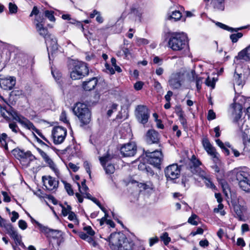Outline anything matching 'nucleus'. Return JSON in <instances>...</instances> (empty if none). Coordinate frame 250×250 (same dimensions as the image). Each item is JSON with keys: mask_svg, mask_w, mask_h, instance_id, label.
Segmentation results:
<instances>
[{"mask_svg": "<svg viewBox=\"0 0 250 250\" xmlns=\"http://www.w3.org/2000/svg\"><path fill=\"white\" fill-rule=\"evenodd\" d=\"M203 79L202 77H196V79H195L196 85L197 90L198 91H199L201 88V85H202V83Z\"/></svg>", "mask_w": 250, "mask_h": 250, "instance_id": "nucleus-47", "label": "nucleus"}, {"mask_svg": "<svg viewBox=\"0 0 250 250\" xmlns=\"http://www.w3.org/2000/svg\"><path fill=\"white\" fill-rule=\"evenodd\" d=\"M235 176L236 180L238 181V183L250 178V175L249 173L242 170H240L235 172Z\"/></svg>", "mask_w": 250, "mask_h": 250, "instance_id": "nucleus-24", "label": "nucleus"}, {"mask_svg": "<svg viewBox=\"0 0 250 250\" xmlns=\"http://www.w3.org/2000/svg\"><path fill=\"white\" fill-rule=\"evenodd\" d=\"M16 84L14 77H0V86L4 90H11Z\"/></svg>", "mask_w": 250, "mask_h": 250, "instance_id": "nucleus-18", "label": "nucleus"}, {"mask_svg": "<svg viewBox=\"0 0 250 250\" xmlns=\"http://www.w3.org/2000/svg\"><path fill=\"white\" fill-rule=\"evenodd\" d=\"M9 10L11 14H15L17 12L18 7L15 4L12 2L9 3Z\"/></svg>", "mask_w": 250, "mask_h": 250, "instance_id": "nucleus-42", "label": "nucleus"}, {"mask_svg": "<svg viewBox=\"0 0 250 250\" xmlns=\"http://www.w3.org/2000/svg\"><path fill=\"white\" fill-rule=\"evenodd\" d=\"M12 152L15 157L20 161L21 163L25 167L28 166L30 162L35 159V156L29 151H24L23 150L16 148L12 151Z\"/></svg>", "mask_w": 250, "mask_h": 250, "instance_id": "nucleus-6", "label": "nucleus"}, {"mask_svg": "<svg viewBox=\"0 0 250 250\" xmlns=\"http://www.w3.org/2000/svg\"><path fill=\"white\" fill-rule=\"evenodd\" d=\"M110 248L112 250H133L135 244L124 235L119 233H112L109 238Z\"/></svg>", "mask_w": 250, "mask_h": 250, "instance_id": "nucleus-2", "label": "nucleus"}, {"mask_svg": "<svg viewBox=\"0 0 250 250\" xmlns=\"http://www.w3.org/2000/svg\"><path fill=\"white\" fill-rule=\"evenodd\" d=\"M197 218V216L195 214H192L188 219V222L193 225H198L197 222L195 220Z\"/></svg>", "mask_w": 250, "mask_h": 250, "instance_id": "nucleus-46", "label": "nucleus"}, {"mask_svg": "<svg viewBox=\"0 0 250 250\" xmlns=\"http://www.w3.org/2000/svg\"><path fill=\"white\" fill-rule=\"evenodd\" d=\"M74 112L83 125H86L90 123L91 113L85 104L77 103L74 108Z\"/></svg>", "mask_w": 250, "mask_h": 250, "instance_id": "nucleus-5", "label": "nucleus"}, {"mask_svg": "<svg viewBox=\"0 0 250 250\" xmlns=\"http://www.w3.org/2000/svg\"><path fill=\"white\" fill-rule=\"evenodd\" d=\"M179 120L181 124L184 126H186L187 125V120L184 117V116L182 115L181 113L180 114V116L179 117Z\"/></svg>", "mask_w": 250, "mask_h": 250, "instance_id": "nucleus-60", "label": "nucleus"}, {"mask_svg": "<svg viewBox=\"0 0 250 250\" xmlns=\"http://www.w3.org/2000/svg\"><path fill=\"white\" fill-rule=\"evenodd\" d=\"M164 172L167 180L174 181L180 176L181 167L176 164H173L167 167Z\"/></svg>", "mask_w": 250, "mask_h": 250, "instance_id": "nucleus-7", "label": "nucleus"}, {"mask_svg": "<svg viewBox=\"0 0 250 250\" xmlns=\"http://www.w3.org/2000/svg\"><path fill=\"white\" fill-rule=\"evenodd\" d=\"M209 245V242L207 239L202 240L199 242V245L201 247L206 248Z\"/></svg>", "mask_w": 250, "mask_h": 250, "instance_id": "nucleus-63", "label": "nucleus"}, {"mask_svg": "<svg viewBox=\"0 0 250 250\" xmlns=\"http://www.w3.org/2000/svg\"><path fill=\"white\" fill-rule=\"evenodd\" d=\"M35 25L36 29L40 36L43 37L44 39H46L48 36L51 35L48 34V31L47 28L44 27L43 19L40 18L39 19H35Z\"/></svg>", "mask_w": 250, "mask_h": 250, "instance_id": "nucleus-15", "label": "nucleus"}, {"mask_svg": "<svg viewBox=\"0 0 250 250\" xmlns=\"http://www.w3.org/2000/svg\"><path fill=\"white\" fill-rule=\"evenodd\" d=\"M29 217L30 218L31 222L32 223H36L40 229L41 230L42 232H47L48 228L43 226L42 224L36 221L29 214H28Z\"/></svg>", "mask_w": 250, "mask_h": 250, "instance_id": "nucleus-36", "label": "nucleus"}, {"mask_svg": "<svg viewBox=\"0 0 250 250\" xmlns=\"http://www.w3.org/2000/svg\"><path fill=\"white\" fill-rule=\"evenodd\" d=\"M61 206L62 208V212L63 216H67L71 211V207L70 205H67L66 207L62 205H61Z\"/></svg>", "mask_w": 250, "mask_h": 250, "instance_id": "nucleus-38", "label": "nucleus"}, {"mask_svg": "<svg viewBox=\"0 0 250 250\" xmlns=\"http://www.w3.org/2000/svg\"><path fill=\"white\" fill-rule=\"evenodd\" d=\"M182 80L183 75L180 73H176L171 75L168 83L172 88L178 89L181 87Z\"/></svg>", "mask_w": 250, "mask_h": 250, "instance_id": "nucleus-17", "label": "nucleus"}, {"mask_svg": "<svg viewBox=\"0 0 250 250\" xmlns=\"http://www.w3.org/2000/svg\"><path fill=\"white\" fill-rule=\"evenodd\" d=\"M18 225L19 228L22 230L25 229L27 227L26 222L23 220H20L19 221Z\"/></svg>", "mask_w": 250, "mask_h": 250, "instance_id": "nucleus-51", "label": "nucleus"}, {"mask_svg": "<svg viewBox=\"0 0 250 250\" xmlns=\"http://www.w3.org/2000/svg\"><path fill=\"white\" fill-rule=\"evenodd\" d=\"M113 157L110 154L107 153L105 156L99 157V160L102 166L105 165L106 163L110 161Z\"/></svg>", "mask_w": 250, "mask_h": 250, "instance_id": "nucleus-32", "label": "nucleus"}, {"mask_svg": "<svg viewBox=\"0 0 250 250\" xmlns=\"http://www.w3.org/2000/svg\"><path fill=\"white\" fill-rule=\"evenodd\" d=\"M83 229L90 236H93L95 234L94 230L92 229L91 227L90 226L85 227H84Z\"/></svg>", "mask_w": 250, "mask_h": 250, "instance_id": "nucleus-58", "label": "nucleus"}, {"mask_svg": "<svg viewBox=\"0 0 250 250\" xmlns=\"http://www.w3.org/2000/svg\"><path fill=\"white\" fill-rule=\"evenodd\" d=\"M161 239L163 241L164 243L166 245H167L170 241V238L168 237V235L167 232L164 233L161 236Z\"/></svg>", "mask_w": 250, "mask_h": 250, "instance_id": "nucleus-44", "label": "nucleus"}, {"mask_svg": "<svg viewBox=\"0 0 250 250\" xmlns=\"http://www.w3.org/2000/svg\"><path fill=\"white\" fill-rule=\"evenodd\" d=\"M242 74L235 73L234 75L233 83L238 88H241L244 85V82L241 79Z\"/></svg>", "mask_w": 250, "mask_h": 250, "instance_id": "nucleus-28", "label": "nucleus"}, {"mask_svg": "<svg viewBox=\"0 0 250 250\" xmlns=\"http://www.w3.org/2000/svg\"><path fill=\"white\" fill-rule=\"evenodd\" d=\"M137 43L139 45L147 44L149 43L147 40L143 38L137 39Z\"/></svg>", "mask_w": 250, "mask_h": 250, "instance_id": "nucleus-53", "label": "nucleus"}, {"mask_svg": "<svg viewBox=\"0 0 250 250\" xmlns=\"http://www.w3.org/2000/svg\"><path fill=\"white\" fill-rule=\"evenodd\" d=\"M182 17V13L178 10L172 12L171 15L168 17L169 19L173 20L174 21L179 20Z\"/></svg>", "mask_w": 250, "mask_h": 250, "instance_id": "nucleus-31", "label": "nucleus"}, {"mask_svg": "<svg viewBox=\"0 0 250 250\" xmlns=\"http://www.w3.org/2000/svg\"><path fill=\"white\" fill-rule=\"evenodd\" d=\"M236 97L233 99V103L231 104L230 111L233 117V122L241 131H245L250 128V106L247 108V114L249 117L248 120L241 118L242 106L241 104L236 103Z\"/></svg>", "mask_w": 250, "mask_h": 250, "instance_id": "nucleus-1", "label": "nucleus"}, {"mask_svg": "<svg viewBox=\"0 0 250 250\" xmlns=\"http://www.w3.org/2000/svg\"><path fill=\"white\" fill-rule=\"evenodd\" d=\"M188 37L184 33H173L171 34L168 46L173 51H180L187 45Z\"/></svg>", "mask_w": 250, "mask_h": 250, "instance_id": "nucleus-3", "label": "nucleus"}, {"mask_svg": "<svg viewBox=\"0 0 250 250\" xmlns=\"http://www.w3.org/2000/svg\"><path fill=\"white\" fill-rule=\"evenodd\" d=\"M89 73L88 67L86 63L82 62H75L73 63L70 71V77L76 80L83 78Z\"/></svg>", "mask_w": 250, "mask_h": 250, "instance_id": "nucleus-4", "label": "nucleus"}, {"mask_svg": "<svg viewBox=\"0 0 250 250\" xmlns=\"http://www.w3.org/2000/svg\"><path fill=\"white\" fill-rule=\"evenodd\" d=\"M208 153L212 156L213 158H215L217 155V152H216L215 149L214 147L212 146L208 150H206Z\"/></svg>", "mask_w": 250, "mask_h": 250, "instance_id": "nucleus-48", "label": "nucleus"}, {"mask_svg": "<svg viewBox=\"0 0 250 250\" xmlns=\"http://www.w3.org/2000/svg\"><path fill=\"white\" fill-rule=\"evenodd\" d=\"M37 150L44 161L48 164L50 168L55 172L56 175L58 176L60 174L59 170L57 168L56 165L52 160V159L45 152H44L41 149L38 148Z\"/></svg>", "mask_w": 250, "mask_h": 250, "instance_id": "nucleus-16", "label": "nucleus"}, {"mask_svg": "<svg viewBox=\"0 0 250 250\" xmlns=\"http://www.w3.org/2000/svg\"><path fill=\"white\" fill-rule=\"evenodd\" d=\"M122 155L124 157L133 156L137 151V146L133 143H128L123 145L120 148Z\"/></svg>", "mask_w": 250, "mask_h": 250, "instance_id": "nucleus-14", "label": "nucleus"}, {"mask_svg": "<svg viewBox=\"0 0 250 250\" xmlns=\"http://www.w3.org/2000/svg\"><path fill=\"white\" fill-rule=\"evenodd\" d=\"M63 183L64 184L65 189L67 193L69 195H73L74 194V192L71 185L65 181H63Z\"/></svg>", "mask_w": 250, "mask_h": 250, "instance_id": "nucleus-40", "label": "nucleus"}, {"mask_svg": "<svg viewBox=\"0 0 250 250\" xmlns=\"http://www.w3.org/2000/svg\"><path fill=\"white\" fill-rule=\"evenodd\" d=\"M43 185L49 190H52L58 187V182L50 176H44L42 177Z\"/></svg>", "mask_w": 250, "mask_h": 250, "instance_id": "nucleus-19", "label": "nucleus"}, {"mask_svg": "<svg viewBox=\"0 0 250 250\" xmlns=\"http://www.w3.org/2000/svg\"><path fill=\"white\" fill-rule=\"evenodd\" d=\"M45 43L46 44L48 52V57L50 60L51 58L53 57L58 50V44L56 39L50 35L45 39Z\"/></svg>", "mask_w": 250, "mask_h": 250, "instance_id": "nucleus-13", "label": "nucleus"}, {"mask_svg": "<svg viewBox=\"0 0 250 250\" xmlns=\"http://www.w3.org/2000/svg\"><path fill=\"white\" fill-rule=\"evenodd\" d=\"M201 164L202 163L199 160L197 159L194 155H193L190 159L189 170L193 174L204 177L206 175L205 171L199 167Z\"/></svg>", "mask_w": 250, "mask_h": 250, "instance_id": "nucleus-8", "label": "nucleus"}, {"mask_svg": "<svg viewBox=\"0 0 250 250\" xmlns=\"http://www.w3.org/2000/svg\"><path fill=\"white\" fill-rule=\"evenodd\" d=\"M206 84L208 86H210L212 88H214L215 84V80L214 78L210 79L209 77H208L205 82Z\"/></svg>", "mask_w": 250, "mask_h": 250, "instance_id": "nucleus-41", "label": "nucleus"}, {"mask_svg": "<svg viewBox=\"0 0 250 250\" xmlns=\"http://www.w3.org/2000/svg\"><path fill=\"white\" fill-rule=\"evenodd\" d=\"M158 238L157 237H154L150 238L149 239V244L150 247L152 246L154 244L156 243L158 241Z\"/></svg>", "mask_w": 250, "mask_h": 250, "instance_id": "nucleus-61", "label": "nucleus"}, {"mask_svg": "<svg viewBox=\"0 0 250 250\" xmlns=\"http://www.w3.org/2000/svg\"><path fill=\"white\" fill-rule=\"evenodd\" d=\"M0 113L1 116L7 121H9L10 120V118L7 116L6 113H7L9 115L11 116L14 120H15L14 117L11 114L12 112H16L18 115H20L16 111L11 108L9 110H6L5 108L2 107L0 105Z\"/></svg>", "mask_w": 250, "mask_h": 250, "instance_id": "nucleus-26", "label": "nucleus"}, {"mask_svg": "<svg viewBox=\"0 0 250 250\" xmlns=\"http://www.w3.org/2000/svg\"><path fill=\"white\" fill-rule=\"evenodd\" d=\"M146 155L147 158V160L150 164L156 167L160 165L163 157L161 151L156 150L153 152H150L147 150L146 151Z\"/></svg>", "mask_w": 250, "mask_h": 250, "instance_id": "nucleus-9", "label": "nucleus"}, {"mask_svg": "<svg viewBox=\"0 0 250 250\" xmlns=\"http://www.w3.org/2000/svg\"><path fill=\"white\" fill-rule=\"evenodd\" d=\"M143 82L141 81H138L135 83L134 84V88L136 90H140L143 88Z\"/></svg>", "mask_w": 250, "mask_h": 250, "instance_id": "nucleus-54", "label": "nucleus"}, {"mask_svg": "<svg viewBox=\"0 0 250 250\" xmlns=\"http://www.w3.org/2000/svg\"><path fill=\"white\" fill-rule=\"evenodd\" d=\"M239 187L246 192H250V178L239 183Z\"/></svg>", "mask_w": 250, "mask_h": 250, "instance_id": "nucleus-29", "label": "nucleus"}, {"mask_svg": "<svg viewBox=\"0 0 250 250\" xmlns=\"http://www.w3.org/2000/svg\"><path fill=\"white\" fill-rule=\"evenodd\" d=\"M9 128L15 133H18L20 130L15 123H11L9 124Z\"/></svg>", "mask_w": 250, "mask_h": 250, "instance_id": "nucleus-43", "label": "nucleus"}, {"mask_svg": "<svg viewBox=\"0 0 250 250\" xmlns=\"http://www.w3.org/2000/svg\"><path fill=\"white\" fill-rule=\"evenodd\" d=\"M135 115L138 121L143 124H146L149 118V113L147 108L144 105H138L135 110Z\"/></svg>", "mask_w": 250, "mask_h": 250, "instance_id": "nucleus-11", "label": "nucleus"}, {"mask_svg": "<svg viewBox=\"0 0 250 250\" xmlns=\"http://www.w3.org/2000/svg\"><path fill=\"white\" fill-rule=\"evenodd\" d=\"M68 167L69 168L72 169L74 172H76L77 171H78L79 168L77 166L72 163H69L68 164Z\"/></svg>", "mask_w": 250, "mask_h": 250, "instance_id": "nucleus-64", "label": "nucleus"}, {"mask_svg": "<svg viewBox=\"0 0 250 250\" xmlns=\"http://www.w3.org/2000/svg\"><path fill=\"white\" fill-rule=\"evenodd\" d=\"M225 0H211V4L216 10L223 11L225 8Z\"/></svg>", "mask_w": 250, "mask_h": 250, "instance_id": "nucleus-25", "label": "nucleus"}, {"mask_svg": "<svg viewBox=\"0 0 250 250\" xmlns=\"http://www.w3.org/2000/svg\"><path fill=\"white\" fill-rule=\"evenodd\" d=\"M234 210L239 220H242L244 218V213L247 211L246 207L236 204L234 206Z\"/></svg>", "mask_w": 250, "mask_h": 250, "instance_id": "nucleus-22", "label": "nucleus"}, {"mask_svg": "<svg viewBox=\"0 0 250 250\" xmlns=\"http://www.w3.org/2000/svg\"><path fill=\"white\" fill-rule=\"evenodd\" d=\"M54 12L52 11L46 10L44 12L45 16L51 21H55V18L53 15Z\"/></svg>", "mask_w": 250, "mask_h": 250, "instance_id": "nucleus-39", "label": "nucleus"}, {"mask_svg": "<svg viewBox=\"0 0 250 250\" xmlns=\"http://www.w3.org/2000/svg\"><path fill=\"white\" fill-rule=\"evenodd\" d=\"M216 24L218 26L221 27V28L225 29L228 31H229L231 32H237L239 30H241L246 28L245 26H242V27H238V28H232V27H229L224 24H223L221 22H217L216 23Z\"/></svg>", "mask_w": 250, "mask_h": 250, "instance_id": "nucleus-27", "label": "nucleus"}, {"mask_svg": "<svg viewBox=\"0 0 250 250\" xmlns=\"http://www.w3.org/2000/svg\"><path fill=\"white\" fill-rule=\"evenodd\" d=\"M131 13L137 16L139 19L141 18L142 12L141 10L136 8L131 9Z\"/></svg>", "mask_w": 250, "mask_h": 250, "instance_id": "nucleus-52", "label": "nucleus"}, {"mask_svg": "<svg viewBox=\"0 0 250 250\" xmlns=\"http://www.w3.org/2000/svg\"><path fill=\"white\" fill-rule=\"evenodd\" d=\"M79 25L80 26V27L82 29V31L84 33V35L85 37L87 38V39L88 40V39H91V34L89 31H87V33L84 32V29L83 25L81 23H79Z\"/></svg>", "mask_w": 250, "mask_h": 250, "instance_id": "nucleus-56", "label": "nucleus"}, {"mask_svg": "<svg viewBox=\"0 0 250 250\" xmlns=\"http://www.w3.org/2000/svg\"><path fill=\"white\" fill-rule=\"evenodd\" d=\"M154 87L157 92L161 93L163 92V88L161 83L157 81H155L154 83Z\"/></svg>", "mask_w": 250, "mask_h": 250, "instance_id": "nucleus-45", "label": "nucleus"}, {"mask_svg": "<svg viewBox=\"0 0 250 250\" xmlns=\"http://www.w3.org/2000/svg\"><path fill=\"white\" fill-rule=\"evenodd\" d=\"M85 182L86 181L85 179H83V181L82 182V187H81V186L79 183H77L80 191L83 194L84 193V192H86L88 190V188L86 185Z\"/></svg>", "mask_w": 250, "mask_h": 250, "instance_id": "nucleus-37", "label": "nucleus"}, {"mask_svg": "<svg viewBox=\"0 0 250 250\" xmlns=\"http://www.w3.org/2000/svg\"><path fill=\"white\" fill-rule=\"evenodd\" d=\"M84 167L85 168L86 172L88 173L89 176L91 177V171H90V165L87 162H84L83 164Z\"/></svg>", "mask_w": 250, "mask_h": 250, "instance_id": "nucleus-57", "label": "nucleus"}, {"mask_svg": "<svg viewBox=\"0 0 250 250\" xmlns=\"http://www.w3.org/2000/svg\"><path fill=\"white\" fill-rule=\"evenodd\" d=\"M1 193L3 196V201L5 202H9L11 201L10 197L6 191H2Z\"/></svg>", "mask_w": 250, "mask_h": 250, "instance_id": "nucleus-59", "label": "nucleus"}, {"mask_svg": "<svg viewBox=\"0 0 250 250\" xmlns=\"http://www.w3.org/2000/svg\"><path fill=\"white\" fill-rule=\"evenodd\" d=\"M11 114L14 117L15 120L21 124L25 128L33 130L40 136L42 134V133L35 127L33 123L26 118H24L21 115H18L15 112H12Z\"/></svg>", "mask_w": 250, "mask_h": 250, "instance_id": "nucleus-10", "label": "nucleus"}, {"mask_svg": "<svg viewBox=\"0 0 250 250\" xmlns=\"http://www.w3.org/2000/svg\"><path fill=\"white\" fill-rule=\"evenodd\" d=\"M98 80L97 78L93 77L83 83L82 87L85 91L94 89L97 84Z\"/></svg>", "mask_w": 250, "mask_h": 250, "instance_id": "nucleus-21", "label": "nucleus"}, {"mask_svg": "<svg viewBox=\"0 0 250 250\" xmlns=\"http://www.w3.org/2000/svg\"><path fill=\"white\" fill-rule=\"evenodd\" d=\"M107 174H112L115 171V167L113 165L108 164L106 166V164L102 166Z\"/></svg>", "mask_w": 250, "mask_h": 250, "instance_id": "nucleus-33", "label": "nucleus"}, {"mask_svg": "<svg viewBox=\"0 0 250 250\" xmlns=\"http://www.w3.org/2000/svg\"><path fill=\"white\" fill-rule=\"evenodd\" d=\"M203 232L204 230L203 229L201 228H198L196 231L191 232V235L192 236H195L197 234H203Z\"/></svg>", "mask_w": 250, "mask_h": 250, "instance_id": "nucleus-62", "label": "nucleus"}, {"mask_svg": "<svg viewBox=\"0 0 250 250\" xmlns=\"http://www.w3.org/2000/svg\"><path fill=\"white\" fill-rule=\"evenodd\" d=\"M67 134L66 130L62 127L56 126L53 128L52 135L54 143L55 144H60L64 140Z\"/></svg>", "mask_w": 250, "mask_h": 250, "instance_id": "nucleus-12", "label": "nucleus"}, {"mask_svg": "<svg viewBox=\"0 0 250 250\" xmlns=\"http://www.w3.org/2000/svg\"><path fill=\"white\" fill-rule=\"evenodd\" d=\"M236 58L245 61H250V45L240 51Z\"/></svg>", "mask_w": 250, "mask_h": 250, "instance_id": "nucleus-23", "label": "nucleus"}, {"mask_svg": "<svg viewBox=\"0 0 250 250\" xmlns=\"http://www.w3.org/2000/svg\"><path fill=\"white\" fill-rule=\"evenodd\" d=\"M138 168L141 170H144L146 169L147 171L149 172L150 173H152V170L149 167H146V165L143 163H141L138 165Z\"/></svg>", "mask_w": 250, "mask_h": 250, "instance_id": "nucleus-50", "label": "nucleus"}, {"mask_svg": "<svg viewBox=\"0 0 250 250\" xmlns=\"http://www.w3.org/2000/svg\"><path fill=\"white\" fill-rule=\"evenodd\" d=\"M8 136L6 133H2L0 136V143L5 149H8V145L6 142V139Z\"/></svg>", "mask_w": 250, "mask_h": 250, "instance_id": "nucleus-34", "label": "nucleus"}, {"mask_svg": "<svg viewBox=\"0 0 250 250\" xmlns=\"http://www.w3.org/2000/svg\"><path fill=\"white\" fill-rule=\"evenodd\" d=\"M160 139V135L154 129L149 130L146 135V140L148 144L158 143Z\"/></svg>", "mask_w": 250, "mask_h": 250, "instance_id": "nucleus-20", "label": "nucleus"}, {"mask_svg": "<svg viewBox=\"0 0 250 250\" xmlns=\"http://www.w3.org/2000/svg\"><path fill=\"white\" fill-rule=\"evenodd\" d=\"M205 174L206 175L204 177L202 176L200 177L205 180L204 182L208 188H211L212 189H215L216 188L215 185L211 181L210 178H209V175L206 171Z\"/></svg>", "mask_w": 250, "mask_h": 250, "instance_id": "nucleus-30", "label": "nucleus"}, {"mask_svg": "<svg viewBox=\"0 0 250 250\" xmlns=\"http://www.w3.org/2000/svg\"><path fill=\"white\" fill-rule=\"evenodd\" d=\"M202 144L204 146V148L206 150H208L211 147H212V145L209 142V141L207 139H204L202 141Z\"/></svg>", "mask_w": 250, "mask_h": 250, "instance_id": "nucleus-49", "label": "nucleus"}, {"mask_svg": "<svg viewBox=\"0 0 250 250\" xmlns=\"http://www.w3.org/2000/svg\"><path fill=\"white\" fill-rule=\"evenodd\" d=\"M216 118L215 112L211 109H210L208 112V120H212Z\"/></svg>", "mask_w": 250, "mask_h": 250, "instance_id": "nucleus-55", "label": "nucleus"}, {"mask_svg": "<svg viewBox=\"0 0 250 250\" xmlns=\"http://www.w3.org/2000/svg\"><path fill=\"white\" fill-rule=\"evenodd\" d=\"M243 34L241 32L234 33L230 36V39L233 43L236 42L238 40L243 37Z\"/></svg>", "mask_w": 250, "mask_h": 250, "instance_id": "nucleus-35", "label": "nucleus"}]
</instances>
